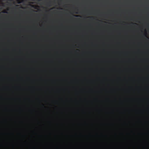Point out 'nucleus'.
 <instances>
[{
    "label": "nucleus",
    "instance_id": "f257e3e1",
    "mask_svg": "<svg viewBox=\"0 0 149 149\" xmlns=\"http://www.w3.org/2000/svg\"><path fill=\"white\" fill-rule=\"evenodd\" d=\"M3 13H7L8 12L6 10H4V11H3Z\"/></svg>",
    "mask_w": 149,
    "mask_h": 149
},
{
    "label": "nucleus",
    "instance_id": "f03ea898",
    "mask_svg": "<svg viewBox=\"0 0 149 149\" xmlns=\"http://www.w3.org/2000/svg\"><path fill=\"white\" fill-rule=\"evenodd\" d=\"M19 0H17V1H18V4H20L22 2H20L19 1H18Z\"/></svg>",
    "mask_w": 149,
    "mask_h": 149
},
{
    "label": "nucleus",
    "instance_id": "7ed1b4c3",
    "mask_svg": "<svg viewBox=\"0 0 149 149\" xmlns=\"http://www.w3.org/2000/svg\"><path fill=\"white\" fill-rule=\"evenodd\" d=\"M75 16L76 17H78V16H79L78 15H76Z\"/></svg>",
    "mask_w": 149,
    "mask_h": 149
},
{
    "label": "nucleus",
    "instance_id": "20e7f679",
    "mask_svg": "<svg viewBox=\"0 0 149 149\" xmlns=\"http://www.w3.org/2000/svg\"><path fill=\"white\" fill-rule=\"evenodd\" d=\"M38 1H42V0H37Z\"/></svg>",
    "mask_w": 149,
    "mask_h": 149
},
{
    "label": "nucleus",
    "instance_id": "39448f33",
    "mask_svg": "<svg viewBox=\"0 0 149 149\" xmlns=\"http://www.w3.org/2000/svg\"><path fill=\"white\" fill-rule=\"evenodd\" d=\"M7 10H8V9H7Z\"/></svg>",
    "mask_w": 149,
    "mask_h": 149
},
{
    "label": "nucleus",
    "instance_id": "423d86ee",
    "mask_svg": "<svg viewBox=\"0 0 149 149\" xmlns=\"http://www.w3.org/2000/svg\"><path fill=\"white\" fill-rule=\"evenodd\" d=\"M23 1V0L22 1V2Z\"/></svg>",
    "mask_w": 149,
    "mask_h": 149
}]
</instances>
